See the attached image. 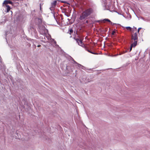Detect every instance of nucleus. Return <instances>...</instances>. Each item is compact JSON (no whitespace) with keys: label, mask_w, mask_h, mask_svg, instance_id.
<instances>
[{"label":"nucleus","mask_w":150,"mask_h":150,"mask_svg":"<svg viewBox=\"0 0 150 150\" xmlns=\"http://www.w3.org/2000/svg\"><path fill=\"white\" fill-rule=\"evenodd\" d=\"M103 21L104 22H105V21H107L108 22H109L111 24H112V23L111 21L109 19H107V18L103 20Z\"/></svg>","instance_id":"1a4fd4ad"},{"label":"nucleus","mask_w":150,"mask_h":150,"mask_svg":"<svg viewBox=\"0 0 150 150\" xmlns=\"http://www.w3.org/2000/svg\"><path fill=\"white\" fill-rule=\"evenodd\" d=\"M81 68L83 69V70H85L86 69V67L83 66V67H81Z\"/></svg>","instance_id":"4be33fe9"},{"label":"nucleus","mask_w":150,"mask_h":150,"mask_svg":"<svg viewBox=\"0 0 150 150\" xmlns=\"http://www.w3.org/2000/svg\"><path fill=\"white\" fill-rule=\"evenodd\" d=\"M8 31H6V32H5V36L6 37L5 38L6 40H7L6 37V36L7 35V33H8Z\"/></svg>","instance_id":"f3484780"},{"label":"nucleus","mask_w":150,"mask_h":150,"mask_svg":"<svg viewBox=\"0 0 150 150\" xmlns=\"http://www.w3.org/2000/svg\"><path fill=\"white\" fill-rule=\"evenodd\" d=\"M76 34L77 35H78V33H77V31H76Z\"/></svg>","instance_id":"cd10ccee"},{"label":"nucleus","mask_w":150,"mask_h":150,"mask_svg":"<svg viewBox=\"0 0 150 150\" xmlns=\"http://www.w3.org/2000/svg\"><path fill=\"white\" fill-rule=\"evenodd\" d=\"M68 32H69V33L68 32V33H69L71 35V33H73V30L71 28H69V29Z\"/></svg>","instance_id":"9b49d317"},{"label":"nucleus","mask_w":150,"mask_h":150,"mask_svg":"<svg viewBox=\"0 0 150 150\" xmlns=\"http://www.w3.org/2000/svg\"><path fill=\"white\" fill-rule=\"evenodd\" d=\"M115 33V31L113 30L112 33V35H114V34Z\"/></svg>","instance_id":"aec40b11"},{"label":"nucleus","mask_w":150,"mask_h":150,"mask_svg":"<svg viewBox=\"0 0 150 150\" xmlns=\"http://www.w3.org/2000/svg\"><path fill=\"white\" fill-rule=\"evenodd\" d=\"M142 28H138V30H137V32L139 34V30L140 29H141Z\"/></svg>","instance_id":"6ab92c4d"},{"label":"nucleus","mask_w":150,"mask_h":150,"mask_svg":"<svg viewBox=\"0 0 150 150\" xmlns=\"http://www.w3.org/2000/svg\"><path fill=\"white\" fill-rule=\"evenodd\" d=\"M114 31H115V29H114V30H113Z\"/></svg>","instance_id":"72a5a7b5"},{"label":"nucleus","mask_w":150,"mask_h":150,"mask_svg":"<svg viewBox=\"0 0 150 150\" xmlns=\"http://www.w3.org/2000/svg\"><path fill=\"white\" fill-rule=\"evenodd\" d=\"M71 60L74 62V63L76 64H77V62L76 61H75L71 57Z\"/></svg>","instance_id":"2eb2a0df"},{"label":"nucleus","mask_w":150,"mask_h":150,"mask_svg":"<svg viewBox=\"0 0 150 150\" xmlns=\"http://www.w3.org/2000/svg\"><path fill=\"white\" fill-rule=\"evenodd\" d=\"M80 37L79 36H78V38H77L75 36L74 37V39L76 40V42L78 43V45L80 46H82L83 42L82 41L81 39H79Z\"/></svg>","instance_id":"7ed1b4c3"},{"label":"nucleus","mask_w":150,"mask_h":150,"mask_svg":"<svg viewBox=\"0 0 150 150\" xmlns=\"http://www.w3.org/2000/svg\"><path fill=\"white\" fill-rule=\"evenodd\" d=\"M54 43H55V44H56V41L54 42Z\"/></svg>","instance_id":"c85d7f7f"},{"label":"nucleus","mask_w":150,"mask_h":150,"mask_svg":"<svg viewBox=\"0 0 150 150\" xmlns=\"http://www.w3.org/2000/svg\"><path fill=\"white\" fill-rule=\"evenodd\" d=\"M77 64L78 65V66L80 68V67H83V66L82 65L78 63H77V64Z\"/></svg>","instance_id":"4468645a"},{"label":"nucleus","mask_w":150,"mask_h":150,"mask_svg":"<svg viewBox=\"0 0 150 150\" xmlns=\"http://www.w3.org/2000/svg\"><path fill=\"white\" fill-rule=\"evenodd\" d=\"M86 23H88V20H87V21H86Z\"/></svg>","instance_id":"393cba45"},{"label":"nucleus","mask_w":150,"mask_h":150,"mask_svg":"<svg viewBox=\"0 0 150 150\" xmlns=\"http://www.w3.org/2000/svg\"><path fill=\"white\" fill-rule=\"evenodd\" d=\"M30 29L31 30L32 34H34L35 37L37 39L38 38V33L35 28L33 26H30Z\"/></svg>","instance_id":"f03ea898"},{"label":"nucleus","mask_w":150,"mask_h":150,"mask_svg":"<svg viewBox=\"0 0 150 150\" xmlns=\"http://www.w3.org/2000/svg\"><path fill=\"white\" fill-rule=\"evenodd\" d=\"M8 4H10L12 5L13 4V3L10 0H5L3 3V4H4L5 5H8Z\"/></svg>","instance_id":"39448f33"},{"label":"nucleus","mask_w":150,"mask_h":150,"mask_svg":"<svg viewBox=\"0 0 150 150\" xmlns=\"http://www.w3.org/2000/svg\"><path fill=\"white\" fill-rule=\"evenodd\" d=\"M57 0H56L54 1L53 2H52L51 3V6H52V7L53 6H55L57 4Z\"/></svg>","instance_id":"6e6552de"},{"label":"nucleus","mask_w":150,"mask_h":150,"mask_svg":"<svg viewBox=\"0 0 150 150\" xmlns=\"http://www.w3.org/2000/svg\"><path fill=\"white\" fill-rule=\"evenodd\" d=\"M41 9H42V8H41V4H40V10H41Z\"/></svg>","instance_id":"5701e85b"},{"label":"nucleus","mask_w":150,"mask_h":150,"mask_svg":"<svg viewBox=\"0 0 150 150\" xmlns=\"http://www.w3.org/2000/svg\"><path fill=\"white\" fill-rule=\"evenodd\" d=\"M34 46L35 48L36 47V45H34Z\"/></svg>","instance_id":"a878e982"},{"label":"nucleus","mask_w":150,"mask_h":150,"mask_svg":"<svg viewBox=\"0 0 150 150\" xmlns=\"http://www.w3.org/2000/svg\"><path fill=\"white\" fill-rule=\"evenodd\" d=\"M126 28L127 30L129 29L130 30H131L132 29V28L130 27H126Z\"/></svg>","instance_id":"dca6fc26"},{"label":"nucleus","mask_w":150,"mask_h":150,"mask_svg":"<svg viewBox=\"0 0 150 150\" xmlns=\"http://www.w3.org/2000/svg\"><path fill=\"white\" fill-rule=\"evenodd\" d=\"M84 48H85V49L88 52H89L91 54H96V55L98 54V53H95V52H92L91 51V50H90L88 49L87 47H85Z\"/></svg>","instance_id":"0eeeda50"},{"label":"nucleus","mask_w":150,"mask_h":150,"mask_svg":"<svg viewBox=\"0 0 150 150\" xmlns=\"http://www.w3.org/2000/svg\"><path fill=\"white\" fill-rule=\"evenodd\" d=\"M112 25H114V24H116V23H112V24H111Z\"/></svg>","instance_id":"bb28decb"},{"label":"nucleus","mask_w":150,"mask_h":150,"mask_svg":"<svg viewBox=\"0 0 150 150\" xmlns=\"http://www.w3.org/2000/svg\"><path fill=\"white\" fill-rule=\"evenodd\" d=\"M93 12V10L91 8H89L83 11L80 15L79 19L83 21L87 18V17L91 15Z\"/></svg>","instance_id":"f257e3e1"},{"label":"nucleus","mask_w":150,"mask_h":150,"mask_svg":"<svg viewBox=\"0 0 150 150\" xmlns=\"http://www.w3.org/2000/svg\"><path fill=\"white\" fill-rule=\"evenodd\" d=\"M131 39L134 40V42L136 41L137 42L138 40V37L137 33H135L132 35Z\"/></svg>","instance_id":"20e7f679"},{"label":"nucleus","mask_w":150,"mask_h":150,"mask_svg":"<svg viewBox=\"0 0 150 150\" xmlns=\"http://www.w3.org/2000/svg\"><path fill=\"white\" fill-rule=\"evenodd\" d=\"M137 42H134L131 45L130 47L129 50V52H130L132 49V47H135L137 45Z\"/></svg>","instance_id":"423d86ee"},{"label":"nucleus","mask_w":150,"mask_h":150,"mask_svg":"<svg viewBox=\"0 0 150 150\" xmlns=\"http://www.w3.org/2000/svg\"><path fill=\"white\" fill-rule=\"evenodd\" d=\"M7 7V12H8L11 9L10 7L8 5H5Z\"/></svg>","instance_id":"9d476101"},{"label":"nucleus","mask_w":150,"mask_h":150,"mask_svg":"<svg viewBox=\"0 0 150 150\" xmlns=\"http://www.w3.org/2000/svg\"><path fill=\"white\" fill-rule=\"evenodd\" d=\"M41 46V45H38L37 46V47H40Z\"/></svg>","instance_id":"b1692460"},{"label":"nucleus","mask_w":150,"mask_h":150,"mask_svg":"<svg viewBox=\"0 0 150 150\" xmlns=\"http://www.w3.org/2000/svg\"><path fill=\"white\" fill-rule=\"evenodd\" d=\"M65 15L67 17H69V15L68 13H65Z\"/></svg>","instance_id":"412c9836"},{"label":"nucleus","mask_w":150,"mask_h":150,"mask_svg":"<svg viewBox=\"0 0 150 150\" xmlns=\"http://www.w3.org/2000/svg\"><path fill=\"white\" fill-rule=\"evenodd\" d=\"M38 19V21L39 23H42V19H41L40 18H38L36 19Z\"/></svg>","instance_id":"ddd939ff"},{"label":"nucleus","mask_w":150,"mask_h":150,"mask_svg":"<svg viewBox=\"0 0 150 150\" xmlns=\"http://www.w3.org/2000/svg\"><path fill=\"white\" fill-rule=\"evenodd\" d=\"M135 29H137L136 28V27L135 28Z\"/></svg>","instance_id":"473e14b6"},{"label":"nucleus","mask_w":150,"mask_h":150,"mask_svg":"<svg viewBox=\"0 0 150 150\" xmlns=\"http://www.w3.org/2000/svg\"><path fill=\"white\" fill-rule=\"evenodd\" d=\"M127 52L126 51L125 52L124 51L122 52H120L119 53V55H121L122 54L125 53V52Z\"/></svg>","instance_id":"a211bd4d"},{"label":"nucleus","mask_w":150,"mask_h":150,"mask_svg":"<svg viewBox=\"0 0 150 150\" xmlns=\"http://www.w3.org/2000/svg\"><path fill=\"white\" fill-rule=\"evenodd\" d=\"M130 18H131V16L130 15Z\"/></svg>","instance_id":"c756f323"},{"label":"nucleus","mask_w":150,"mask_h":150,"mask_svg":"<svg viewBox=\"0 0 150 150\" xmlns=\"http://www.w3.org/2000/svg\"><path fill=\"white\" fill-rule=\"evenodd\" d=\"M54 18H55V16H54Z\"/></svg>","instance_id":"7c9ffc66"},{"label":"nucleus","mask_w":150,"mask_h":150,"mask_svg":"<svg viewBox=\"0 0 150 150\" xmlns=\"http://www.w3.org/2000/svg\"><path fill=\"white\" fill-rule=\"evenodd\" d=\"M96 22H99V21H96Z\"/></svg>","instance_id":"2f4dec72"},{"label":"nucleus","mask_w":150,"mask_h":150,"mask_svg":"<svg viewBox=\"0 0 150 150\" xmlns=\"http://www.w3.org/2000/svg\"><path fill=\"white\" fill-rule=\"evenodd\" d=\"M57 1H60V2H62V3H64V4H69L67 2L65 1L59 0H57Z\"/></svg>","instance_id":"f8f14e48"}]
</instances>
